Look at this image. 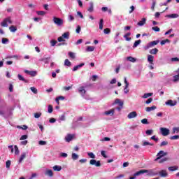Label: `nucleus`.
Returning <instances> with one entry per match:
<instances>
[{"instance_id":"f257e3e1","label":"nucleus","mask_w":179,"mask_h":179,"mask_svg":"<svg viewBox=\"0 0 179 179\" xmlns=\"http://www.w3.org/2000/svg\"><path fill=\"white\" fill-rule=\"evenodd\" d=\"M65 39L69 40V32H65L62 35V36L58 37L57 41H59V43H62L65 41Z\"/></svg>"},{"instance_id":"f03ea898","label":"nucleus","mask_w":179,"mask_h":179,"mask_svg":"<svg viewBox=\"0 0 179 179\" xmlns=\"http://www.w3.org/2000/svg\"><path fill=\"white\" fill-rule=\"evenodd\" d=\"M114 104H118L119 106L116 108V110H118L119 111H121V110L124 108V101L120 99H116L115 100Z\"/></svg>"},{"instance_id":"7ed1b4c3","label":"nucleus","mask_w":179,"mask_h":179,"mask_svg":"<svg viewBox=\"0 0 179 179\" xmlns=\"http://www.w3.org/2000/svg\"><path fill=\"white\" fill-rule=\"evenodd\" d=\"M160 43V41H153L152 42H150L148 44H147L146 46H145V50H149V48H152V47H155V45H157V44Z\"/></svg>"},{"instance_id":"20e7f679","label":"nucleus","mask_w":179,"mask_h":179,"mask_svg":"<svg viewBox=\"0 0 179 179\" xmlns=\"http://www.w3.org/2000/svg\"><path fill=\"white\" fill-rule=\"evenodd\" d=\"M53 22L57 26H62L64 24V20L59 17H53Z\"/></svg>"},{"instance_id":"39448f33","label":"nucleus","mask_w":179,"mask_h":179,"mask_svg":"<svg viewBox=\"0 0 179 179\" xmlns=\"http://www.w3.org/2000/svg\"><path fill=\"white\" fill-rule=\"evenodd\" d=\"M164 156H167V152H165L163 150H161L157 153V158L155 159V162H157V160H160L162 157H164Z\"/></svg>"},{"instance_id":"423d86ee","label":"nucleus","mask_w":179,"mask_h":179,"mask_svg":"<svg viewBox=\"0 0 179 179\" xmlns=\"http://www.w3.org/2000/svg\"><path fill=\"white\" fill-rule=\"evenodd\" d=\"M161 134L163 136H167V135H170V129L164 127L160 128Z\"/></svg>"},{"instance_id":"0eeeda50","label":"nucleus","mask_w":179,"mask_h":179,"mask_svg":"<svg viewBox=\"0 0 179 179\" xmlns=\"http://www.w3.org/2000/svg\"><path fill=\"white\" fill-rule=\"evenodd\" d=\"M90 164H91V166H96V167H100L101 166L100 161H96V159H91Z\"/></svg>"},{"instance_id":"6e6552de","label":"nucleus","mask_w":179,"mask_h":179,"mask_svg":"<svg viewBox=\"0 0 179 179\" xmlns=\"http://www.w3.org/2000/svg\"><path fill=\"white\" fill-rule=\"evenodd\" d=\"M145 173H149V170L147 169H141L137 172H136L134 176V177H138V176H141V174H145Z\"/></svg>"},{"instance_id":"1a4fd4ad","label":"nucleus","mask_w":179,"mask_h":179,"mask_svg":"<svg viewBox=\"0 0 179 179\" xmlns=\"http://www.w3.org/2000/svg\"><path fill=\"white\" fill-rule=\"evenodd\" d=\"M136 117H138V113H136V111H132L127 115V118H129V120H132V118H136Z\"/></svg>"},{"instance_id":"9d476101","label":"nucleus","mask_w":179,"mask_h":179,"mask_svg":"<svg viewBox=\"0 0 179 179\" xmlns=\"http://www.w3.org/2000/svg\"><path fill=\"white\" fill-rule=\"evenodd\" d=\"M159 175L160 177L166 178V177H168L169 173H167V171H166V170H161L159 172Z\"/></svg>"},{"instance_id":"9b49d317","label":"nucleus","mask_w":179,"mask_h":179,"mask_svg":"<svg viewBox=\"0 0 179 179\" xmlns=\"http://www.w3.org/2000/svg\"><path fill=\"white\" fill-rule=\"evenodd\" d=\"M165 104L166 106H170V107H174V106H176V104H177L176 101H174L171 99L168 100L166 102H165Z\"/></svg>"},{"instance_id":"f8f14e48","label":"nucleus","mask_w":179,"mask_h":179,"mask_svg":"<svg viewBox=\"0 0 179 179\" xmlns=\"http://www.w3.org/2000/svg\"><path fill=\"white\" fill-rule=\"evenodd\" d=\"M115 111V108L110 109V110L104 112L105 115H114Z\"/></svg>"},{"instance_id":"ddd939ff","label":"nucleus","mask_w":179,"mask_h":179,"mask_svg":"<svg viewBox=\"0 0 179 179\" xmlns=\"http://www.w3.org/2000/svg\"><path fill=\"white\" fill-rule=\"evenodd\" d=\"M73 139V135H72V134H68L65 137L66 142H71V141H72Z\"/></svg>"},{"instance_id":"4468645a","label":"nucleus","mask_w":179,"mask_h":179,"mask_svg":"<svg viewBox=\"0 0 179 179\" xmlns=\"http://www.w3.org/2000/svg\"><path fill=\"white\" fill-rule=\"evenodd\" d=\"M79 93L82 94V96H85L86 94V90H85V87H81L78 89Z\"/></svg>"},{"instance_id":"2eb2a0df","label":"nucleus","mask_w":179,"mask_h":179,"mask_svg":"<svg viewBox=\"0 0 179 179\" xmlns=\"http://www.w3.org/2000/svg\"><path fill=\"white\" fill-rule=\"evenodd\" d=\"M17 78H18L19 80H22V82H24V83H29V80L24 79V77L22 76V75L18 74Z\"/></svg>"},{"instance_id":"dca6fc26","label":"nucleus","mask_w":179,"mask_h":179,"mask_svg":"<svg viewBox=\"0 0 179 179\" xmlns=\"http://www.w3.org/2000/svg\"><path fill=\"white\" fill-rule=\"evenodd\" d=\"M156 108H157L156 106H152L151 107H146L145 111H147V113H150V111H153V110H156Z\"/></svg>"},{"instance_id":"f3484780","label":"nucleus","mask_w":179,"mask_h":179,"mask_svg":"<svg viewBox=\"0 0 179 179\" xmlns=\"http://www.w3.org/2000/svg\"><path fill=\"white\" fill-rule=\"evenodd\" d=\"M85 63H81L79 65L75 66L73 69V72L78 71L79 68H82V66H84Z\"/></svg>"},{"instance_id":"a211bd4d","label":"nucleus","mask_w":179,"mask_h":179,"mask_svg":"<svg viewBox=\"0 0 179 179\" xmlns=\"http://www.w3.org/2000/svg\"><path fill=\"white\" fill-rule=\"evenodd\" d=\"M155 57H153L152 55H148V62H150V64H153V59H154Z\"/></svg>"},{"instance_id":"6ab92c4d","label":"nucleus","mask_w":179,"mask_h":179,"mask_svg":"<svg viewBox=\"0 0 179 179\" xmlns=\"http://www.w3.org/2000/svg\"><path fill=\"white\" fill-rule=\"evenodd\" d=\"M26 152H23L20 157L19 163H22V162L26 159Z\"/></svg>"},{"instance_id":"aec40b11","label":"nucleus","mask_w":179,"mask_h":179,"mask_svg":"<svg viewBox=\"0 0 179 179\" xmlns=\"http://www.w3.org/2000/svg\"><path fill=\"white\" fill-rule=\"evenodd\" d=\"M159 52V49L157 48H154L150 50V54L156 55Z\"/></svg>"},{"instance_id":"412c9836","label":"nucleus","mask_w":179,"mask_h":179,"mask_svg":"<svg viewBox=\"0 0 179 179\" xmlns=\"http://www.w3.org/2000/svg\"><path fill=\"white\" fill-rule=\"evenodd\" d=\"M169 171H176L177 170H178V166H169L168 168Z\"/></svg>"},{"instance_id":"4be33fe9","label":"nucleus","mask_w":179,"mask_h":179,"mask_svg":"<svg viewBox=\"0 0 179 179\" xmlns=\"http://www.w3.org/2000/svg\"><path fill=\"white\" fill-rule=\"evenodd\" d=\"M129 36H131V33H127L124 35V38H125L126 41H131V38H129Z\"/></svg>"},{"instance_id":"5701e85b","label":"nucleus","mask_w":179,"mask_h":179,"mask_svg":"<svg viewBox=\"0 0 179 179\" xmlns=\"http://www.w3.org/2000/svg\"><path fill=\"white\" fill-rule=\"evenodd\" d=\"M141 43H142V41H141V39L136 41L134 43L133 48H136V47H138L139 44H141Z\"/></svg>"},{"instance_id":"b1692460","label":"nucleus","mask_w":179,"mask_h":179,"mask_svg":"<svg viewBox=\"0 0 179 179\" xmlns=\"http://www.w3.org/2000/svg\"><path fill=\"white\" fill-rule=\"evenodd\" d=\"M88 12H93V10H94V6L93 5V3H90V8L87 9Z\"/></svg>"},{"instance_id":"393cba45","label":"nucleus","mask_w":179,"mask_h":179,"mask_svg":"<svg viewBox=\"0 0 179 179\" xmlns=\"http://www.w3.org/2000/svg\"><path fill=\"white\" fill-rule=\"evenodd\" d=\"M94 51V46H88L87 47L86 52H92Z\"/></svg>"},{"instance_id":"a878e982","label":"nucleus","mask_w":179,"mask_h":179,"mask_svg":"<svg viewBox=\"0 0 179 179\" xmlns=\"http://www.w3.org/2000/svg\"><path fill=\"white\" fill-rule=\"evenodd\" d=\"M1 26H2V27H8V21L6 18L4 19L3 22L1 23Z\"/></svg>"},{"instance_id":"bb28decb","label":"nucleus","mask_w":179,"mask_h":179,"mask_svg":"<svg viewBox=\"0 0 179 179\" xmlns=\"http://www.w3.org/2000/svg\"><path fill=\"white\" fill-rule=\"evenodd\" d=\"M146 23V18H143L141 21L138 22V26H143Z\"/></svg>"},{"instance_id":"cd10ccee","label":"nucleus","mask_w":179,"mask_h":179,"mask_svg":"<svg viewBox=\"0 0 179 179\" xmlns=\"http://www.w3.org/2000/svg\"><path fill=\"white\" fill-rule=\"evenodd\" d=\"M9 30L12 32V33H15V31H16L17 30V28L16 27H15L14 25H12L9 27Z\"/></svg>"},{"instance_id":"c85d7f7f","label":"nucleus","mask_w":179,"mask_h":179,"mask_svg":"<svg viewBox=\"0 0 179 179\" xmlns=\"http://www.w3.org/2000/svg\"><path fill=\"white\" fill-rule=\"evenodd\" d=\"M153 96V93H145L144 95L142 96V99H148V97H150Z\"/></svg>"},{"instance_id":"c756f323","label":"nucleus","mask_w":179,"mask_h":179,"mask_svg":"<svg viewBox=\"0 0 179 179\" xmlns=\"http://www.w3.org/2000/svg\"><path fill=\"white\" fill-rule=\"evenodd\" d=\"M54 171H59L60 170H62V167L55 165L53 166Z\"/></svg>"},{"instance_id":"7c9ffc66","label":"nucleus","mask_w":179,"mask_h":179,"mask_svg":"<svg viewBox=\"0 0 179 179\" xmlns=\"http://www.w3.org/2000/svg\"><path fill=\"white\" fill-rule=\"evenodd\" d=\"M71 159H73V160H78V159H79V155H78L76 153H72Z\"/></svg>"},{"instance_id":"2f4dec72","label":"nucleus","mask_w":179,"mask_h":179,"mask_svg":"<svg viewBox=\"0 0 179 179\" xmlns=\"http://www.w3.org/2000/svg\"><path fill=\"white\" fill-rule=\"evenodd\" d=\"M46 176H49V177H52L54 176V173H52V170H48L45 173Z\"/></svg>"},{"instance_id":"473e14b6","label":"nucleus","mask_w":179,"mask_h":179,"mask_svg":"<svg viewBox=\"0 0 179 179\" xmlns=\"http://www.w3.org/2000/svg\"><path fill=\"white\" fill-rule=\"evenodd\" d=\"M104 24V20L101 19L99 21V29L102 30L103 29V26Z\"/></svg>"},{"instance_id":"72a5a7b5","label":"nucleus","mask_w":179,"mask_h":179,"mask_svg":"<svg viewBox=\"0 0 179 179\" xmlns=\"http://www.w3.org/2000/svg\"><path fill=\"white\" fill-rule=\"evenodd\" d=\"M127 61H129L130 62H136V59L130 56L127 57Z\"/></svg>"},{"instance_id":"f704fd0d","label":"nucleus","mask_w":179,"mask_h":179,"mask_svg":"<svg viewBox=\"0 0 179 179\" xmlns=\"http://www.w3.org/2000/svg\"><path fill=\"white\" fill-rule=\"evenodd\" d=\"M64 65L65 66H71V65H72V63L69 62V59H66L64 61Z\"/></svg>"},{"instance_id":"c9c22d12","label":"nucleus","mask_w":179,"mask_h":179,"mask_svg":"<svg viewBox=\"0 0 179 179\" xmlns=\"http://www.w3.org/2000/svg\"><path fill=\"white\" fill-rule=\"evenodd\" d=\"M148 176H157V173H155L153 171V170H148Z\"/></svg>"},{"instance_id":"e433bc0d","label":"nucleus","mask_w":179,"mask_h":179,"mask_svg":"<svg viewBox=\"0 0 179 179\" xmlns=\"http://www.w3.org/2000/svg\"><path fill=\"white\" fill-rule=\"evenodd\" d=\"M58 43V41H57L55 39H52L50 41V45L51 47H55V45Z\"/></svg>"},{"instance_id":"4c0bfd02","label":"nucleus","mask_w":179,"mask_h":179,"mask_svg":"<svg viewBox=\"0 0 179 179\" xmlns=\"http://www.w3.org/2000/svg\"><path fill=\"white\" fill-rule=\"evenodd\" d=\"M168 17H171V19H176V17H178V14H171L167 15Z\"/></svg>"},{"instance_id":"58836bf2","label":"nucleus","mask_w":179,"mask_h":179,"mask_svg":"<svg viewBox=\"0 0 179 179\" xmlns=\"http://www.w3.org/2000/svg\"><path fill=\"white\" fill-rule=\"evenodd\" d=\"M37 15H38V16H44V15H45V13H47L45 11H36Z\"/></svg>"},{"instance_id":"ea45409f","label":"nucleus","mask_w":179,"mask_h":179,"mask_svg":"<svg viewBox=\"0 0 179 179\" xmlns=\"http://www.w3.org/2000/svg\"><path fill=\"white\" fill-rule=\"evenodd\" d=\"M171 141H176L177 139H179V135H175L170 137Z\"/></svg>"},{"instance_id":"a19ab883","label":"nucleus","mask_w":179,"mask_h":179,"mask_svg":"<svg viewBox=\"0 0 179 179\" xmlns=\"http://www.w3.org/2000/svg\"><path fill=\"white\" fill-rule=\"evenodd\" d=\"M31 92L34 94H37L38 93V90L37 88L34 87H30Z\"/></svg>"},{"instance_id":"79ce46f5","label":"nucleus","mask_w":179,"mask_h":179,"mask_svg":"<svg viewBox=\"0 0 179 179\" xmlns=\"http://www.w3.org/2000/svg\"><path fill=\"white\" fill-rule=\"evenodd\" d=\"M103 33L104 34H110V33H111V29H110V28H106L103 29Z\"/></svg>"},{"instance_id":"37998d69","label":"nucleus","mask_w":179,"mask_h":179,"mask_svg":"<svg viewBox=\"0 0 179 179\" xmlns=\"http://www.w3.org/2000/svg\"><path fill=\"white\" fill-rule=\"evenodd\" d=\"M69 56L70 57V58H71V59H75L76 58L75 53L72 52H69Z\"/></svg>"},{"instance_id":"c03bdc74","label":"nucleus","mask_w":179,"mask_h":179,"mask_svg":"<svg viewBox=\"0 0 179 179\" xmlns=\"http://www.w3.org/2000/svg\"><path fill=\"white\" fill-rule=\"evenodd\" d=\"M48 113H49V114H51V113H52L54 110L52 106L51 105H48Z\"/></svg>"},{"instance_id":"a18cd8bd","label":"nucleus","mask_w":179,"mask_h":179,"mask_svg":"<svg viewBox=\"0 0 179 179\" xmlns=\"http://www.w3.org/2000/svg\"><path fill=\"white\" fill-rule=\"evenodd\" d=\"M179 80V75H176L173 76V82L176 83V82H178Z\"/></svg>"},{"instance_id":"49530a36","label":"nucleus","mask_w":179,"mask_h":179,"mask_svg":"<svg viewBox=\"0 0 179 179\" xmlns=\"http://www.w3.org/2000/svg\"><path fill=\"white\" fill-rule=\"evenodd\" d=\"M14 149H15V155H19L20 151H19V148H17V145H15Z\"/></svg>"},{"instance_id":"de8ad7c7","label":"nucleus","mask_w":179,"mask_h":179,"mask_svg":"<svg viewBox=\"0 0 179 179\" xmlns=\"http://www.w3.org/2000/svg\"><path fill=\"white\" fill-rule=\"evenodd\" d=\"M148 145L150 146H153V143H149L148 141H144L143 143V146H148Z\"/></svg>"},{"instance_id":"09e8293b","label":"nucleus","mask_w":179,"mask_h":179,"mask_svg":"<svg viewBox=\"0 0 179 179\" xmlns=\"http://www.w3.org/2000/svg\"><path fill=\"white\" fill-rule=\"evenodd\" d=\"M166 43H170V40H169V39L163 40L161 41L160 44H161V45H164V44H166Z\"/></svg>"},{"instance_id":"8fccbe9b","label":"nucleus","mask_w":179,"mask_h":179,"mask_svg":"<svg viewBox=\"0 0 179 179\" xmlns=\"http://www.w3.org/2000/svg\"><path fill=\"white\" fill-rule=\"evenodd\" d=\"M168 160H169V158L164 157V158L161 159L159 161V163H160V164L164 163V162H167Z\"/></svg>"},{"instance_id":"3c124183","label":"nucleus","mask_w":179,"mask_h":179,"mask_svg":"<svg viewBox=\"0 0 179 179\" xmlns=\"http://www.w3.org/2000/svg\"><path fill=\"white\" fill-rule=\"evenodd\" d=\"M8 41H9V39L6 38H3L1 39L2 44H6V43H8Z\"/></svg>"},{"instance_id":"603ef678","label":"nucleus","mask_w":179,"mask_h":179,"mask_svg":"<svg viewBox=\"0 0 179 179\" xmlns=\"http://www.w3.org/2000/svg\"><path fill=\"white\" fill-rule=\"evenodd\" d=\"M175 132H176L177 134H178V132H179V127H173V128L172 134H174Z\"/></svg>"},{"instance_id":"864d4df0","label":"nucleus","mask_w":179,"mask_h":179,"mask_svg":"<svg viewBox=\"0 0 179 179\" xmlns=\"http://www.w3.org/2000/svg\"><path fill=\"white\" fill-rule=\"evenodd\" d=\"M88 156L91 157V159H96V155L93 152H88Z\"/></svg>"},{"instance_id":"5fc2aeb1","label":"nucleus","mask_w":179,"mask_h":179,"mask_svg":"<svg viewBox=\"0 0 179 179\" xmlns=\"http://www.w3.org/2000/svg\"><path fill=\"white\" fill-rule=\"evenodd\" d=\"M6 169H9L10 167V160L6 161Z\"/></svg>"},{"instance_id":"6e6d98bb","label":"nucleus","mask_w":179,"mask_h":179,"mask_svg":"<svg viewBox=\"0 0 179 179\" xmlns=\"http://www.w3.org/2000/svg\"><path fill=\"white\" fill-rule=\"evenodd\" d=\"M28 138V136L27 135H22L20 138V141H24L26 139H27Z\"/></svg>"},{"instance_id":"4d7b16f0","label":"nucleus","mask_w":179,"mask_h":179,"mask_svg":"<svg viewBox=\"0 0 179 179\" xmlns=\"http://www.w3.org/2000/svg\"><path fill=\"white\" fill-rule=\"evenodd\" d=\"M35 118H40L41 117V113H34Z\"/></svg>"},{"instance_id":"13d9d810","label":"nucleus","mask_w":179,"mask_h":179,"mask_svg":"<svg viewBox=\"0 0 179 179\" xmlns=\"http://www.w3.org/2000/svg\"><path fill=\"white\" fill-rule=\"evenodd\" d=\"M141 122L143 124H149V122L148 121V119H146V118L141 120Z\"/></svg>"},{"instance_id":"bf43d9fd","label":"nucleus","mask_w":179,"mask_h":179,"mask_svg":"<svg viewBox=\"0 0 179 179\" xmlns=\"http://www.w3.org/2000/svg\"><path fill=\"white\" fill-rule=\"evenodd\" d=\"M167 145H169V142L167 141H162L160 144V146L162 147V146H167Z\"/></svg>"},{"instance_id":"052dcab7","label":"nucleus","mask_w":179,"mask_h":179,"mask_svg":"<svg viewBox=\"0 0 179 179\" xmlns=\"http://www.w3.org/2000/svg\"><path fill=\"white\" fill-rule=\"evenodd\" d=\"M152 30H153L154 31H160V28H159V27H153L152 28Z\"/></svg>"},{"instance_id":"680f3d73","label":"nucleus","mask_w":179,"mask_h":179,"mask_svg":"<svg viewBox=\"0 0 179 179\" xmlns=\"http://www.w3.org/2000/svg\"><path fill=\"white\" fill-rule=\"evenodd\" d=\"M146 135H152V134H153V130L152 129H150V130H147L145 131Z\"/></svg>"},{"instance_id":"e2e57ef3","label":"nucleus","mask_w":179,"mask_h":179,"mask_svg":"<svg viewBox=\"0 0 179 179\" xmlns=\"http://www.w3.org/2000/svg\"><path fill=\"white\" fill-rule=\"evenodd\" d=\"M59 118L60 121H65V114L61 115Z\"/></svg>"},{"instance_id":"0e129e2a","label":"nucleus","mask_w":179,"mask_h":179,"mask_svg":"<svg viewBox=\"0 0 179 179\" xmlns=\"http://www.w3.org/2000/svg\"><path fill=\"white\" fill-rule=\"evenodd\" d=\"M101 156H103V157H104L105 159H107V155H106V151L102 150L101 152Z\"/></svg>"},{"instance_id":"69168bd1","label":"nucleus","mask_w":179,"mask_h":179,"mask_svg":"<svg viewBox=\"0 0 179 179\" xmlns=\"http://www.w3.org/2000/svg\"><path fill=\"white\" fill-rule=\"evenodd\" d=\"M29 75L31 76H36V75H37V71H29Z\"/></svg>"},{"instance_id":"338daca9","label":"nucleus","mask_w":179,"mask_h":179,"mask_svg":"<svg viewBox=\"0 0 179 179\" xmlns=\"http://www.w3.org/2000/svg\"><path fill=\"white\" fill-rule=\"evenodd\" d=\"M153 101V99L152 98H149L146 101H145V104H150V103Z\"/></svg>"},{"instance_id":"774afa93","label":"nucleus","mask_w":179,"mask_h":179,"mask_svg":"<svg viewBox=\"0 0 179 179\" xmlns=\"http://www.w3.org/2000/svg\"><path fill=\"white\" fill-rule=\"evenodd\" d=\"M9 92H10V93L13 92V85L12 84H9Z\"/></svg>"}]
</instances>
